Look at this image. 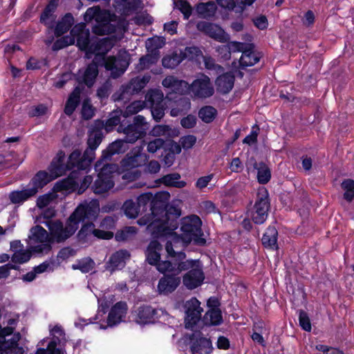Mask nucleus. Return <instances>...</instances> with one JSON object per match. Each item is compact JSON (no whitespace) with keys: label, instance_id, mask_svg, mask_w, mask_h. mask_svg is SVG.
I'll return each instance as SVG.
<instances>
[{"label":"nucleus","instance_id":"nucleus-43","mask_svg":"<svg viewBox=\"0 0 354 354\" xmlns=\"http://www.w3.org/2000/svg\"><path fill=\"white\" fill-rule=\"evenodd\" d=\"M174 230H172L170 233L160 236V237L166 236L169 234L171 235V239L167 241L165 247L170 246L174 251H183V249L187 247L184 245V239L180 234L174 232ZM158 238H160V236Z\"/></svg>","mask_w":354,"mask_h":354},{"label":"nucleus","instance_id":"nucleus-3","mask_svg":"<svg viewBox=\"0 0 354 354\" xmlns=\"http://www.w3.org/2000/svg\"><path fill=\"white\" fill-rule=\"evenodd\" d=\"M65 153L60 150L55 158L52 160L49 171L55 177H59L65 174L67 171L75 170L84 171L90 168L93 160L85 156V151L82 154L80 149H75L68 156L67 162L64 163Z\"/></svg>","mask_w":354,"mask_h":354},{"label":"nucleus","instance_id":"nucleus-38","mask_svg":"<svg viewBox=\"0 0 354 354\" xmlns=\"http://www.w3.org/2000/svg\"><path fill=\"white\" fill-rule=\"evenodd\" d=\"M254 168L257 170V180L260 184L268 183L271 178V171L269 167L264 162L254 163Z\"/></svg>","mask_w":354,"mask_h":354},{"label":"nucleus","instance_id":"nucleus-57","mask_svg":"<svg viewBox=\"0 0 354 354\" xmlns=\"http://www.w3.org/2000/svg\"><path fill=\"white\" fill-rule=\"evenodd\" d=\"M174 7L178 8L183 15L185 19H188L192 13V8L185 0H174Z\"/></svg>","mask_w":354,"mask_h":354},{"label":"nucleus","instance_id":"nucleus-19","mask_svg":"<svg viewBox=\"0 0 354 354\" xmlns=\"http://www.w3.org/2000/svg\"><path fill=\"white\" fill-rule=\"evenodd\" d=\"M129 143L126 140V137L123 139H118L108 145L106 149L102 151L100 158L97 160V167L102 166L103 164L111 161L115 154L124 153L127 150V144Z\"/></svg>","mask_w":354,"mask_h":354},{"label":"nucleus","instance_id":"nucleus-22","mask_svg":"<svg viewBox=\"0 0 354 354\" xmlns=\"http://www.w3.org/2000/svg\"><path fill=\"white\" fill-rule=\"evenodd\" d=\"M201 335L202 333L200 330H196L190 337L192 340L196 338V340L192 342L190 346L192 354H209L212 351L211 340Z\"/></svg>","mask_w":354,"mask_h":354},{"label":"nucleus","instance_id":"nucleus-1","mask_svg":"<svg viewBox=\"0 0 354 354\" xmlns=\"http://www.w3.org/2000/svg\"><path fill=\"white\" fill-rule=\"evenodd\" d=\"M168 192H160L153 195L151 192L142 194L137 198V205L140 212H146L149 207L150 214L140 218L139 225H147L153 237H159L175 230L179 225L181 209L175 202L169 203Z\"/></svg>","mask_w":354,"mask_h":354},{"label":"nucleus","instance_id":"nucleus-27","mask_svg":"<svg viewBox=\"0 0 354 354\" xmlns=\"http://www.w3.org/2000/svg\"><path fill=\"white\" fill-rule=\"evenodd\" d=\"M235 76L232 73H225L219 75L216 80V89L222 94L228 93L233 88Z\"/></svg>","mask_w":354,"mask_h":354},{"label":"nucleus","instance_id":"nucleus-17","mask_svg":"<svg viewBox=\"0 0 354 354\" xmlns=\"http://www.w3.org/2000/svg\"><path fill=\"white\" fill-rule=\"evenodd\" d=\"M198 30L219 42H227L230 37L219 26L208 21H199L196 24Z\"/></svg>","mask_w":354,"mask_h":354},{"label":"nucleus","instance_id":"nucleus-15","mask_svg":"<svg viewBox=\"0 0 354 354\" xmlns=\"http://www.w3.org/2000/svg\"><path fill=\"white\" fill-rule=\"evenodd\" d=\"M187 272L183 277V283L189 290H193L200 286L204 279L205 274L203 271L202 264L198 259V263L187 270Z\"/></svg>","mask_w":354,"mask_h":354},{"label":"nucleus","instance_id":"nucleus-56","mask_svg":"<svg viewBox=\"0 0 354 354\" xmlns=\"http://www.w3.org/2000/svg\"><path fill=\"white\" fill-rule=\"evenodd\" d=\"M136 233L137 228L136 227H125L115 233V239L117 241H124L128 240L131 236L136 235Z\"/></svg>","mask_w":354,"mask_h":354},{"label":"nucleus","instance_id":"nucleus-37","mask_svg":"<svg viewBox=\"0 0 354 354\" xmlns=\"http://www.w3.org/2000/svg\"><path fill=\"white\" fill-rule=\"evenodd\" d=\"M207 326H218L223 323V317L220 308L209 309L203 319Z\"/></svg>","mask_w":354,"mask_h":354},{"label":"nucleus","instance_id":"nucleus-9","mask_svg":"<svg viewBox=\"0 0 354 354\" xmlns=\"http://www.w3.org/2000/svg\"><path fill=\"white\" fill-rule=\"evenodd\" d=\"M149 156L145 153H142L140 148L134 149L129 152L121 160V166L127 171L123 178L129 180H135L141 176V171L136 169L133 171L129 170L142 167L148 161Z\"/></svg>","mask_w":354,"mask_h":354},{"label":"nucleus","instance_id":"nucleus-14","mask_svg":"<svg viewBox=\"0 0 354 354\" xmlns=\"http://www.w3.org/2000/svg\"><path fill=\"white\" fill-rule=\"evenodd\" d=\"M104 127V122L101 120L95 121V127L89 131L87 139V148L85 149V156L91 158L93 160L95 158V149L102 142L104 135L102 129Z\"/></svg>","mask_w":354,"mask_h":354},{"label":"nucleus","instance_id":"nucleus-4","mask_svg":"<svg viewBox=\"0 0 354 354\" xmlns=\"http://www.w3.org/2000/svg\"><path fill=\"white\" fill-rule=\"evenodd\" d=\"M165 250V260L158 268V271L161 274L171 272L180 274L182 272L189 270L196 263H198V259H187V255L183 251H174L170 246H166Z\"/></svg>","mask_w":354,"mask_h":354},{"label":"nucleus","instance_id":"nucleus-11","mask_svg":"<svg viewBox=\"0 0 354 354\" xmlns=\"http://www.w3.org/2000/svg\"><path fill=\"white\" fill-rule=\"evenodd\" d=\"M270 207V203L268 190L266 188L259 189L252 214L253 222L256 224L263 223L267 219Z\"/></svg>","mask_w":354,"mask_h":354},{"label":"nucleus","instance_id":"nucleus-7","mask_svg":"<svg viewBox=\"0 0 354 354\" xmlns=\"http://www.w3.org/2000/svg\"><path fill=\"white\" fill-rule=\"evenodd\" d=\"M94 169L98 172L97 178L92 185V189L95 194H104L114 186L113 180V174L117 171L118 166L115 163H105L102 166L97 167V162L95 163Z\"/></svg>","mask_w":354,"mask_h":354},{"label":"nucleus","instance_id":"nucleus-12","mask_svg":"<svg viewBox=\"0 0 354 354\" xmlns=\"http://www.w3.org/2000/svg\"><path fill=\"white\" fill-rule=\"evenodd\" d=\"M97 62L99 66H104L106 70L110 71L111 77L113 79L122 75L129 66V62L125 57L117 59L114 56L106 57L105 55L101 57Z\"/></svg>","mask_w":354,"mask_h":354},{"label":"nucleus","instance_id":"nucleus-26","mask_svg":"<svg viewBox=\"0 0 354 354\" xmlns=\"http://www.w3.org/2000/svg\"><path fill=\"white\" fill-rule=\"evenodd\" d=\"M77 177V172L75 170L72 171L68 177L57 181L55 184L53 189L55 192L76 191L78 187V182L75 180Z\"/></svg>","mask_w":354,"mask_h":354},{"label":"nucleus","instance_id":"nucleus-55","mask_svg":"<svg viewBox=\"0 0 354 354\" xmlns=\"http://www.w3.org/2000/svg\"><path fill=\"white\" fill-rule=\"evenodd\" d=\"M342 188L345 191L344 198L351 202L354 198V180L345 179L341 184Z\"/></svg>","mask_w":354,"mask_h":354},{"label":"nucleus","instance_id":"nucleus-62","mask_svg":"<svg viewBox=\"0 0 354 354\" xmlns=\"http://www.w3.org/2000/svg\"><path fill=\"white\" fill-rule=\"evenodd\" d=\"M203 59V62L205 64V66L207 69L209 70H215L217 73H223L224 68L219 64L215 63L214 59H213L210 56H203L201 57Z\"/></svg>","mask_w":354,"mask_h":354},{"label":"nucleus","instance_id":"nucleus-28","mask_svg":"<svg viewBox=\"0 0 354 354\" xmlns=\"http://www.w3.org/2000/svg\"><path fill=\"white\" fill-rule=\"evenodd\" d=\"M128 254L126 250H119L113 253L106 263L105 268L111 272L122 269L125 264V257Z\"/></svg>","mask_w":354,"mask_h":354},{"label":"nucleus","instance_id":"nucleus-32","mask_svg":"<svg viewBox=\"0 0 354 354\" xmlns=\"http://www.w3.org/2000/svg\"><path fill=\"white\" fill-rule=\"evenodd\" d=\"M37 194L35 188H26L22 190L12 191L9 194V199L13 204H21Z\"/></svg>","mask_w":354,"mask_h":354},{"label":"nucleus","instance_id":"nucleus-49","mask_svg":"<svg viewBox=\"0 0 354 354\" xmlns=\"http://www.w3.org/2000/svg\"><path fill=\"white\" fill-rule=\"evenodd\" d=\"M165 44L164 38L156 37L149 38L146 41V48L147 52L160 53L159 49Z\"/></svg>","mask_w":354,"mask_h":354},{"label":"nucleus","instance_id":"nucleus-8","mask_svg":"<svg viewBox=\"0 0 354 354\" xmlns=\"http://www.w3.org/2000/svg\"><path fill=\"white\" fill-rule=\"evenodd\" d=\"M150 125L145 121L144 116L138 115L133 117V122L127 124L124 119L118 127V131L125 135L126 140L129 143H134L138 139L144 138Z\"/></svg>","mask_w":354,"mask_h":354},{"label":"nucleus","instance_id":"nucleus-10","mask_svg":"<svg viewBox=\"0 0 354 354\" xmlns=\"http://www.w3.org/2000/svg\"><path fill=\"white\" fill-rule=\"evenodd\" d=\"M164 313L165 311L162 309L142 304L131 311V316L136 323L144 326L156 323Z\"/></svg>","mask_w":354,"mask_h":354},{"label":"nucleus","instance_id":"nucleus-39","mask_svg":"<svg viewBox=\"0 0 354 354\" xmlns=\"http://www.w3.org/2000/svg\"><path fill=\"white\" fill-rule=\"evenodd\" d=\"M254 49L249 48L243 50V54L239 59V65L242 69L252 66L259 62L260 57L255 54Z\"/></svg>","mask_w":354,"mask_h":354},{"label":"nucleus","instance_id":"nucleus-40","mask_svg":"<svg viewBox=\"0 0 354 354\" xmlns=\"http://www.w3.org/2000/svg\"><path fill=\"white\" fill-rule=\"evenodd\" d=\"M180 179V175L175 172L163 176L159 181L167 187L183 188L186 186V182Z\"/></svg>","mask_w":354,"mask_h":354},{"label":"nucleus","instance_id":"nucleus-24","mask_svg":"<svg viewBox=\"0 0 354 354\" xmlns=\"http://www.w3.org/2000/svg\"><path fill=\"white\" fill-rule=\"evenodd\" d=\"M59 0H48V3L41 14L39 21L41 24L48 26V28H53V23L56 19L54 12L56 11Z\"/></svg>","mask_w":354,"mask_h":354},{"label":"nucleus","instance_id":"nucleus-54","mask_svg":"<svg viewBox=\"0 0 354 354\" xmlns=\"http://www.w3.org/2000/svg\"><path fill=\"white\" fill-rule=\"evenodd\" d=\"M95 268L94 261L90 258L83 259L77 262V264H73L72 268L73 270H80L83 273H88Z\"/></svg>","mask_w":354,"mask_h":354},{"label":"nucleus","instance_id":"nucleus-52","mask_svg":"<svg viewBox=\"0 0 354 354\" xmlns=\"http://www.w3.org/2000/svg\"><path fill=\"white\" fill-rule=\"evenodd\" d=\"M182 61L180 53H174L171 55L165 56L162 59V64L165 68H174Z\"/></svg>","mask_w":354,"mask_h":354},{"label":"nucleus","instance_id":"nucleus-25","mask_svg":"<svg viewBox=\"0 0 354 354\" xmlns=\"http://www.w3.org/2000/svg\"><path fill=\"white\" fill-rule=\"evenodd\" d=\"M164 87L170 88L176 93L184 94L189 90V84L185 80H180L174 76H167L162 82Z\"/></svg>","mask_w":354,"mask_h":354},{"label":"nucleus","instance_id":"nucleus-18","mask_svg":"<svg viewBox=\"0 0 354 354\" xmlns=\"http://www.w3.org/2000/svg\"><path fill=\"white\" fill-rule=\"evenodd\" d=\"M157 286V291L159 295H168L174 292L181 283V277L179 274L171 272L162 274Z\"/></svg>","mask_w":354,"mask_h":354},{"label":"nucleus","instance_id":"nucleus-33","mask_svg":"<svg viewBox=\"0 0 354 354\" xmlns=\"http://www.w3.org/2000/svg\"><path fill=\"white\" fill-rule=\"evenodd\" d=\"M277 236L278 232L275 227L269 226L261 239L262 245L266 248L277 250Z\"/></svg>","mask_w":354,"mask_h":354},{"label":"nucleus","instance_id":"nucleus-35","mask_svg":"<svg viewBox=\"0 0 354 354\" xmlns=\"http://www.w3.org/2000/svg\"><path fill=\"white\" fill-rule=\"evenodd\" d=\"M74 24V17L71 12L66 13L59 21H58L55 30V35L58 37L68 32Z\"/></svg>","mask_w":354,"mask_h":354},{"label":"nucleus","instance_id":"nucleus-48","mask_svg":"<svg viewBox=\"0 0 354 354\" xmlns=\"http://www.w3.org/2000/svg\"><path fill=\"white\" fill-rule=\"evenodd\" d=\"M77 38V46L80 50L89 53L91 42L90 40V32H83L80 35H75Z\"/></svg>","mask_w":354,"mask_h":354},{"label":"nucleus","instance_id":"nucleus-13","mask_svg":"<svg viewBox=\"0 0 354 354\" xmlns=\"http://www.w3.org/2000/svg\"><path fill=\"white\" fill-rule=\"evenodd\" d=\"M189 91L198 98L205 99L212 96L214 88L209 77L205 74H200L189 86Z\"/></svg>","mask_w":354,"mask_h":354},{"label":"nucleus","instance_id":"nucleus-6","mask_svg":"<svg viewBox=\"0 0 354 354\" xmlns=\"http://www.w3.org/2000/svg\"><path fill=\"white\" fill-rule=\"evenodd\" d=\"M110 12L102 11L99 7H93L87 9L84 14V20L86 21L95 19L96 24L93 27V32L97 35H105L116 31V26L111 23Z\"/></svg>","mask_w":354,"mask_h":354},{"label":"nucleus","instance_id":"nucleus-2","mask_svg":"<svg viewBox=\"0 0 354 354\" xmlns=\"http://www.w3.org/2000/svg\"><path fill=\"white\" fill-rule=\"evenodd\" d=\"M100 213L99 204L95 201L80 203L66 221L65 227L60 220L47 221L44 222L50 230L51 236L57 243H62L73 236L79 227L81 222L84 223L77 234L78 241L82 244L91 243L94 241L96 221Z\"/></svg>","mask_w":354,"mask_h":354},{"label":"nucleus","instance_id":"nucleus-34","mask_svg":"<svg viewBox=\"0 0 354 354\" xmlns=\"http://www.w3.org/2000/svg\"><path fill=\"white\" fill-rule=\"evenodd\" d=\"M81 91V88L79 86H76L69 95L64 107V113L66 115L68 116L71 115L79 105L80 102Z\"/></svg>","mask_w":354,"mask_h":354},{"label":"nucleus","instance_id":"nucleus-53","mask_svg":"<svg viewBox=\"0 0 354 354\" xmlns=\"http://www.w3.org/2000/svg\"><path fill=\"white\" fill-rule=\"evenodd\" d=\"M59 342V337L54 336L48 343L47 348H39L35 354H61L60 349L57 348V345Z\"/></svg>","mask_w":354,"mask_h":354},{"label":"nucleus","instance_id":"nucleus-64","mask_svg":"<svg viewBox=\"0 0 354 354\" xmlns=\"http://www.w3.org/2000/svg\"><path fill=\"white\" fill-rule=\"evenodd\" d=\"M151 113L153 120L158 122L165 115V104L160 106L150 107Z\"/></svg>","mask_w":354,"mask_h":354},{"label":"nucleus","instance_id":"nucleus-50","mask_svg":"<svg viewBox=\"0 0 354 354\" xmlns=\"http://www.w3.org/2000/svg\"><path fill=\"white\" fill-rule=\"evenodd\" d=\"M122 209L125 215L130 218H135L138 216L139 213L140 212L137 203L134 202L133 200H127L123 205Z\"/></svg>","mask_w":354,"mask_h":354},{"label":"nucleus","instance_id":"nucleus-59","mask_svg":"<svg viewBox=\"0 0 354 354\" xmlns=\"http://www.w3.org/2000/svg\"><path fill=\"white\" fill-rule=\"evenodd\" d=\"M82 118L85 120H91L95 114V109L93 105L90 103V99H84L82 103Z\"/></svg>","mask_w":354,"mask_h":354},{"label":"nucleus","instance_id":"nucleus-29","mask_svg":"<svg viewBox=\"0 0 354 354\" xmlns=\"http://www.w3.org/2000/svg\"><path fill=\"white\" fill-rule=\"evenodd\" d=\"M113 44L109 38H104L96 42H92L90 47L89 53H95V57H97V60L106 55L111 49Z\"/></svg>","mask_w":354,"mask_h":354},{"label":"nucleus","instance_id":"nucleus-41","mask_svg":"<svg viewBox=\"0 0 354 354\" xmlns=\"http://www.w3.org/2000/svg\"><path fill=\"white\" fill-rule=\"evenodd\" d=\"M149 134L153 137L167 136L168 138H173L178 135V131L172 129L167 124H156L149 131Z\"/></svg>","mask_w":354,"mask_h":354},{"label":"nucleus","instance_id":"nucleus-16","mask_svg":"<svg viewBox=\"0 0 354 354\" xmlns=\"http://www.w3.org/2000/svg\"><path fill=\"white\" fill-rule=\"evenodd\" d=\"M200 305V301L196 297H192L186 302L185 326L187 329H193L201 319L203 308Z\"/></svg>","mask_w":354,"mask_h":354},{"label":"nucleus","instance_id":"nucleus-60","mask_svg":"<svg viewBox=\"0 0 354 354\" xmlns=\"http://www.w3.org/2000/svg\"><path fill=\"white\" fill-rule=\"evenodd\" d=\"M167 141L165 140L158 138L149 142L147 145V151L149 153H153L160 149H164L166 151Z\"/></svg>","mask_w":354,"mask_h":354},{"label":"nucleus","instance_id":"nucleus-44","mask_svg":"<svg viewBox=\"0 0 354 354\" xmlns=\"http://www.w3.org/2000/svg\"><path fill=\"white\" fill-rule=\"evenodd\" d=\"M196 10L203 18H208L215 15L216 6L213 1L199 3L196 5Z\"/></svg>","mask_w":354,"mask_h":354},{"label":"nucleus","instance_id":"nucleus-45","mask_svg":"<svg viewBox=\"0 0 354 354\" xmlns=\"http://www.w3.org/2000/svg\"><path fill=\"white\" fill-rule=\"evenodd\" d=\"M163 97V93L159 89H151L147 92L145 96L147 103L150 107L165 104Z\"/></svg>","mask_w":354,"mask_h":354},{"label":"nucleus","instance_id":"nucleus-30","mask_svg":"<svg viewBox=\"0 0 354 354\" xmlns=\"http://www.w3.org/2000/svg\"><path fill=\"white\" fill-rule=\"evenodd\" d=\"M97 57H94V59L90 63L86 70L84 72L82 76L83 82L88 87L91 88L93 86L95 82V79L98 75V64H97Z\"/></svg>","mask_w":354,"mask_h":354},{"label":"nucleus","instance_id":"nucleus-61","mask_svg":"<svg viewBox=\"0 0 354 354\" xmlns=\"http://www.w3.org/2000/svg\"><path fill=\"white\" fill-rule=\"evenodd\" d=\"M299 326L306 331L311 330L310 320L308 313L304 310H299Z\"/></svg>","mask_w":354,"mask_h":354},{"label":"nucleus","instance_id":"nucleus-63","mask_svg":"<svg viewBox=\"0 0 354 354\" xmlns=\"http://www.w3.org/2000/svg\"><path fill=\"white\" fill-rule=\"evenodd\" d=\"M118 220V216H106L100 222V227L107 230H113L115 228V223Z\"/></svg>","mask_w":354,"mask_h":354},{"label":"nucleus","instance_id":"nucleus-46","mask_svg":"<svg viewBox=\"0 0 354 354\" xmlns=\"http://www.w3.org/2000/svg\"><path fill=\"white\" fill-rule=\"evenodd\" d=\"M217 110L212 106H204L198 111L199 118L205 123L212 122L217 115Z\"/></svg>","mask_w":354,"mask_h":354},{"label":"nucleus","instance_id":"nucleus-5","mask_svg":"<svg viewBox=\"0 0 354 354\" xmlns=\"http://www.w3.org/2000/svg\"><path fill=\"white\" fill-rule=\"evenodd\" d=\"M201 225V218L195 214L181 219L180 230L182 234L180 235L184 239L185 246H188L192 241L196 245H205L206 239L203 237V232Z\"/></svg>","mask_w":354,"mask_h":354},{"label":"nucleus","instance_id":"nucleus-23","mask_svg":"<svg viewBox=\"0 0 354 354\" xmlns=\"http://www.w3.org/2000/svg\"><path fill=\"white\" fill-rule=\"evenodd\" d=\"M127 312V304L125 301H118L113 305L107 317V326H101V328L106 329L107 326L113 327L120 324L125 317Z\"/></svg>","mask_w":354,"mask_h":354},{"label":"nucleus","instance_id":"nucleus-58","mask_svg":"<svg viewBox=\"0 0 354 354\" xmlns=\"http://www.w3.org/2000/svg\"><path fill=\"white\" fill-rule=\"evenodd\" d=\"M31 257V252L20 249L12 254L11 261L12 263L21 264L28 262Z\"/></svg>","mask_w":354,"mask_h":354},{"label":"nucleus","instance_id":"nucleus-36","mask_svg":"<svg viewBox=\"0 0 354 354\" xmlns=\"http://www.w3.org/2000/svg\"><path fill=\"white\" fill-rule=\"evenodd\" d=\"M160 53L147 52L145 55L142 56L139 59V62L136 65V68L138 71L148 69L151 66L156 64L160 59Z\"/></svg>","mask_w":354,"mask_h":354},{"label":"nucleus","instance_id":"nucleus-31","mask_svg":"<svg viewBox=\"0 0 354 354\" xmlns=\"http://www.w3.org/2000/svg\"><path fill=\"white\" fill-rule=\"evenodd\" d=\"M55 178L51 172L50 176L46 171H39L32 177L28 186L31 185L30 188H35L37 193L39 189H42Z\"/></svg>","mask_w":354,"mask_h":354},{"label":"nucleus","instance_id":"nucleus-21","mask_svg":"<svg viewBox=\"0 0 354 354\" xmlns=\"http://www.w3.org/2000/svg\"><path fill=\"white\" fill-rule=\"evenodd\" d=\"M162 250V245L158 241L152 240L145 250V261L151 266H156L157 270L159 265L162 261L160 260Z\"/></svg>","mask_w":354,"mask_h":354},{"label":"nucleus","instance_id":"nucleus-47","mask_svg":"<svg viewBox=\"0 0 354 354\" xmlns=\"http://www.w3.org/2000/svg\"><path fill=\"white\" fill-rule=\"evenodd\" d=\"M31 234L28 238L32 239L37 243L46 242L48 238L47 231L41 226L37 225L30 229Z\"/></svg>","mask_w":354,"mask_h":354},{"label":"nucleus","instance_id":"nucleus-42","mask_svg":"<svg viewBox=\"0 0 354 354\" xmlns=\"http://www.w3.org/2000/svg\"><path fill=\"white\" fill-rule=\"evenodd\" d=\"M132 90V86L129 82L127 84H122L120 88L112 95L111 98L114 102L129 100L133 95L136 94L135 91Z\"/></svg>","mask_w":354,"mask_h":354},{"label":"nucleus","instance_id":"nucleus-51","mask_svg":"<svg viewBox=\"0 0 354 354\" xmlns=\"http://www.w3.org/2000/svg\"><path fill=\"white\" fill-rule=\"evenodd\" d=\"M183 60L187 59L189 60H198L203 56V53L198 47L187 46L183 51H180Z\"/></svg>","mask_w":354,"mask_h":354},{"label":"nucleus","instance_id":"nucleus-20","mask_svg":"<svg viewBox=\"0 0 354 354\" xmlns=\"http://www.w3.org/2000/svg\"><path fill=\"white\" fill-rule=\"evenodd\" d=\"M138 111V110L134 106V103L129 105L124 111L122 109L114 110L110 113L109 118L106 120V122L104 123L103 128H104L107 132H109L112 131L115 127L117 125L120 126L122 122L121 116L125 119L130 115L136 114Z\"/></svg>","mask_w":354,"mask_h":354}]
</instances>
